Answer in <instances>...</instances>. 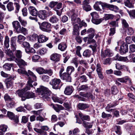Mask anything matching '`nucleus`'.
Instances as JSON below:
<instances>
[{
    "instance_id": "obj_1",
    "label": "nucleus",
    "mask_w": 135,
    "mask_h": 135,
    "mask_svg": "<svg viewBox=\"0 0 135 135\" xmlns=\"http://www.w3.org/2000/svg\"><path fill=\"white\" fill-rule=\"evenodd\" d=\"M37 92L45 100H49L51 98L53 101L55 102H57L61 104H62V99L57 97L56 95L52 94L51 91L47 88L43 86H41L37 89Z\"/></svg>"
},
{
    "instance_id": "obj_2",
    "label": "nucleus",
    "mask_w": 135,
    "mask_h": 135,
    "mask_svg": "<svg viewBox=\"0 0 135 135\" xmlns=\"http://www.w3.org/2000/svg\"><path fill=\"white\" fill-rule=\"evenodd\" d=\"M8 54L9 57H7L6 60L9 61H11L15 60V62L19 65H22L24 66L27 65V62H26L23 60L21 59H18L15 57L13 55L12 52L10 51L9 53Z\"/></svg>"
},
{
    "instance_id": "obj_3",
    "label": "nucleus",
    "mask_w": 135,
    "mask_h": 135,
    "mask_svg": "<svg viewBox=\"0 0 135 135\" xmlns=\"http://www.w3.org/2000/svg\"><path fill=\"white\" fill-rule=\"evenodd\" d=\"M13 27L18 33H25L27 31L26 29L23 27H21L20 23L17 21H14L12 22Z\"/></svg>"
},
{
    "instance_id": "obj_4",
    "label": "nucleus",
    "mask_w": 135,
    "mask_h": 135,
    "mask_svg": "<svg viewBox=\"0 0 135 135\" xmlns=\"http://www.w3.org/2000/svg\"><path fill=\"white\" fill-rule=\"evenodd\" d=\"M27 73L28 76H27L28 77L27 85L30 88H32L33 86L32 83L36 81L37 77L33 72L29 70H28Z\"/></svg>"
},
{
    "instance_id": "obj_5",
    "label": "nucleus",
    "mask_w": 135,
    "mask_h": 135,
    "mask_svg": "<svg viewBox=\"0 0 135 135\" xmlns=\"http://www.w3.org/2000/svg\"><path fill=\"white\" fill-rule=\"evenodd\" d=\"M40 29L43 31L50 32L51 31V24L47 22H44L41 24L40 22H38Z\"/></svg>"
},
{
    "instance_id": "obj_6",
    "label": "nucleus",
    "mask_w": 135,
    "mask_h": 135,
    "mask_svg": "<svg viewBox=\"0 0 135 135\" xmlns=\"http://www.w3.org/2000/svg\"><path fill=\"white\" fill-rule=\"evenodd\" d=\"M51 84L52 85V88L55 89H60L61 86V80L59 79L55 78L52 80Z\"/></svg>"
},
{
    "instance_id": "obj_7",
    "label": "nucleus",
    "mask_w": 135,
    "mask_h": 135,
    "mask_svg": "<svg viewBox=\"0 0 135 135\" xmlns=\"http://www.w3.org/2000/svg\"><path fill=\"white\" fill-rule=\"evenodd\" d=\"M9 38L8 36H6L5 37V39L4 43V51L5 53L6 54L7 56L9 57L8 54L9 53V51L12 52V51L9 49H8V48L9 47Z\"/></svg>"
},
{
    "instance_id": "obj_8",
    "label": "nucleus",
    "mask_w": 135,
    "mask_h": 135,
    "mask_svg": "<svg viewBox=\"0 0 135 135\" xmlns=\"http://www.w3.org/2000/svg\"><path fill=\"white\" fill-rule=\"evenodd\" d=\"M30 88L28 86H27L23 89L22 90H19L16 92V95H17L18 96L21 97V100L23 97H25L24 94H25V92L28 90H30Z\"/></svg>"
},
{
    "instance_id": "obj_9",
    "label": "nucleus",
    "mask_w": 135,
    "mask_h": 135,
    "mask_svg": "<svg viewBox=\"0 0 135 135\" xmlns=\"http://www.w3.org/2000/svg\"><path fill=\"white\" fill-rule=\"evenodd\" d=\"M60 77L62 79L66 82H71V77L70 74L67 73H64L60 75Z\"/></svg>"
},
{
    "instance_id": "obj_10",
    "label": "nucleus",
    "mask_w": 135,
    "mask_h": 135,
    "mask_svg": "<svg viewBox=\"0 0 135 135\" xmlns=\"http://www.w3.org/2000/svg\"><path fill=\"white\" fill-rule=\"evenodd\" d=\"M128 45L125 43H123L120 46L119 49V51L120 53L122 54H125L128 51Z\"/></svg>"
},
{
    "instance_id": "obj_11",
    "label": "nucleus",
    "mask_w": 135,
    "mask_h": 135,
    "mask_svg": "<svg viewBox=\"0 0 135 135\" xmlns=\"http://www.w3.org/2000/svg\"><path fill=\"white\" fill-rule=\"evenodd\" d=\"M105 4V3H103L101 1H97L95 2L93 7L95 10L98 11H101V9L99 7V5H101L103 8L104 9L105 6H103V4Z\"/></svg>"
},
{
    "instance_id": "obj_12",
    "label": "nucleus",
    "mask_w": 135,
    "mask_h": 135,
    "mask_svg": "<svg viewBox=\"0 0 135 135\" xmlns=\"http://www.w3.org/2000/svg\"><path fill=\"white\" fill-rule=\"evenodd\" d=\"M61 55L58 54L54 53L50 56V59L55 62H58L60 61Z\"/></svg>"
},
{
    "instance_id": "obj_13",
    "label": "nucleus",
    "mask_w": 135,
    "mask_h": 135,
    "mask_svg": "<svg viewBox=\"0 0 135 135\" xmlns=\"http://www.w3.org/2000/svg\"><path fill=\"white\" fill-rule=\"evenodd\" d=\"M76 15L75 13H73L71 16L72 23L74 25V26L77 23H80V19L78 18H76Z\"/></svg>"
},
{
    "instance_id": "obj_14",
    "label": "nucleus",
    "mask_w": 135,
    "mask_h": 135,
    "mask_svg": "<svg viewBox=\"0 0 135 135\" xmlns=\"http://www.w3.org/2000/svg\"><path fill=\"white\" fill-rule=\"evenodd\" d=\"M103 6H105V7L109 8L110 10L116 12L118 10V8L116 6L113 5L108 4L106 3L103 4Z\"/></svg>"
},
{
    "instance_id": "obj_15",
    "label": "nucleus",
    "mask_w": 135,
    "mask_h": 135,
    "mask_svg": "<svg viewBox=\"0 0 135 135\" xmlns=\"http://www.w3.org/2000/svg\"><path fill=\"white\" fill-rule=\"evenodd\" d=\"M16 36L12 37L11 38V47L13 51H15L16 49L17 46L16 44Z\"/></svg>"
},
{
    "instance_id": "obj_16",
    "label": "nucleus",
    "mask_w": 135,
    "mask_h": 135,
    "mask_svg": "<svg viewBox=\"0 0 135 135\" xmlns=\"http://www.w3.org/2000/svg\"><path fill=\"white\" fill-rule=\"evenodd\" d=\"M48 39V37L43 35H39L38 37V42L43 43L46 42Z\"/></svg>"
},
{
    "instance_id": "obj_17",
    "label": "nucleus",
    "mask_w": 135,
    "mask_h": 135,
    "mask_svg": "<svg viewBox=\"0 0 135 135\" xmlns=\"http://www.w3.org/2000/svg\"><path fill=\"white\" fill-rule=\"evenodd\" d=\"M28 9L31 15L33 16H36L38 13V11L36 8L32 6L29 7Z\"/></svg>"
},
{
    "instance_id": "obj_18",
    "label": "nucleus",
    "mask_w": 135,
    "mask_h": 135,
    "mask_svg": "<svg viewBox=\"0 0 135 135\" xmlns=\"http://www.w3.org/2000/svg\"><path fill=\"white\" fill-rule=\"evenodd\" d=\"M47 11L45 10H41L39 11L38 17L41 19L44 20L47 17Z\"/></svg>"
},
{
    "instance_id": "obj_19",
    "label": "nucleus",
    "mask_w": 135,
    "mask_h": 135,
    "mask_svg": "<svg viewBox=\"0 0 135 135\" xmlns=\"http://www.w3.org/2000/svg\"><path fill=\"white\" fill-rule=\"evenodd\" d=\"M25 97H23L22 99V101L25 100L26 99H29L33 98L35 97L34 93H27L24 94Z\"/></svg>"
},
{
    "instance_id": "obj_20",
    "label": "nucleus",
    "mask_w": 135,
    "mask_h": 135,
    "mask_svg": "<svg viewBox=\"0 0 135 135\" xmlns=\"http://www.w3.org/2000/svg\"><path fill=\"white\" fill-rule=\"evenodd\" d=\"M72 33L73 35L75 36L79 35V27L78 24H76L74 26Z\"/></svg>"
},
{
    "instance_id": "obj_21",
    "label": "nucleus",
    "mask_w": 135,
    "mask_h": 135,
    "mask_svg": "<svg viewBox=\"0 0 135 135\" xmlns=\"http://www.w3.org/2000/svg\"><path fill=\"white\" fill-rule=\"evenodd\" d=\"M117 80L121 83H126L128 81L129 83L131 82V80L128 76H126L122 78H118Z\"/></svg>"
},
{
    "instance_id": "obj_22",
    "label": "nucleus",
    "mask_w": 135,
    "mask_h": 135,
    "mask_svg": "<svg viewBox=\"0 0 135 135\" xmlns=\"http://www.w3.org/2000/svg\"><path fill=\"white\" fill-rule=\"evenodd\" d=\"M77 107L79 109L83 110L88 108L89 106L88 104L79 103Z\"/></svg>"
},
{
    "instance_id": "obj_23",
    "label": "nucleus",
    "mask_w": 135,
    "mask_h": 135,
    "mask_svg": "<svg viewBox=\"0 0 135 135\" xmlns=\"http://www.w3.org/2000/svg\"><path fill=\"white\" fill-rule=\"evenodd\" d=\"M133 1L132 0H124V3L125 5L129 8L133 7Z\"/></svg>"
},
{
    "instance_id": "obj_24",
    "label": "nucleus",
    "mask_w": 135,
    "mask_h": 135,
    "mask_svg": "<svg viewBox=\"0 0 135 135\" xmlns=\"http://www.w3.org/2000/svg\"><path fill=\"white\" fill-rule=\"evenodd\" d=\"M67 47L66 44L64 42H62L59 44L58 49L62 51L65 50Z\"/></svg>"
},
{
    "instance_id": "obj_25",
    "label": "nucleus",
    "mask_w": 135,
    "mask_h": 135,
    "mask_svg": "<svg viewBox=\"0 0 135 135\" xmlns=\"http://www.w3.org/2000/svg\"><path fill=\"white\" fill-rule=\"evenodd\" d=\"M52 106L53 108L57 112H58L60 110H62L64 109V107L61 105L56 104L55 105H54L53 104H52Z\"/></svg>"
},
{
    "instance_id": "obj_26",
    "label": "nucleus",
    "mask_w": 135,
    "mask_h": 135,
    "mask_svg": "<svg viewBox=\"0 0 135 135\" xmlns=\"http://www.w3.org/2000/svg\"><path fill=\"white\" fill-rule=\"evenodd\" d=\"M87 32L89 34V38L91 39L93 38L95 34L94 30L93 28H90L87 30Z\"/></svg>"
},
{
    "instance_id": "obj_27",
    "label": "nucleus",
    "mask_w": 135,
    "mask_h": 135,
    "mask_svg": "<svg viewBox=\"0 0 135 135\" xmlns=\"http://www.w3.org/2000/svg\"><path fill=\"white\" fill-rule=\"evenodd\" d=\"M73 87L72 86L67 87L65 89L64 93L67 95H70L73 92Z\"/></svg>"
},
{
    "instance_id": "obj_28",
    "label": "nucleus",
    "mask_w": 135,
    "mask_h": 135,
    "mask_svg": "<svg viewBox=\"0 0 135 135\" xmlns=\"http://www.w3.org/2000/svg\"><path fill=\"white\" fill-rule=\"evenodd\" d=\"M79 115L81 119L83 121L84 120H89L90 119V117L88 115H84L82 113H79Z\"/></svg>"
},
{
    "instance_id": "obj_29",
    "label": "nucleus",
    "mask_w": 135,
    "mask_h": 135,
    "mask_svg": "<svg viewBox=\"0 0 135 135\" xmlns=\"http://www.w3.org/2000/svg\"><path fill=\"white\" fill-rule=\"evenodd\" d=\"M13 65L12 63H6L3 65V67L4 69L6 70H10L11 67L13 66Z\"/></svg>"
},
{
    "instance_id": "obj_30",
    "label": "nucleus",
    "mask_w": 135,
    "mask_h": 135,
    "mask_svg": "<svg viewBox=\"0 0 135 135\" xmlns=\"http://www.w3.org/2000/svg\"><path fill=\"white\" fill-rule=\"evenodd\" d=\"M115 67L118 70H121L122 69H127V67L126 65H122L119 63H117L115 65Z\"/></svg>"
},
{
    "instance_id": "obj_31",
    "label": "nucleus",
    "mask_w": 135,
    "mask_h": 135,
    "mask_svg": "<svg viewBox=\"0 0 135 135\" xmlns=\"http://www.w3.org/2000/svg\"><path fill=\"white\" fill-rule=\"evenodd\" d=\"M77 71L79 74L82 75L86 71V69L82 66H80L78 68Z\"/></svg>"
},
{
    "instance_id": "obj_32",
    "label": "nucleus",
    "mask_w": 135,
    "mask_h": 135,
    "mask_svg": "<svg viewBox=\"0 0 135 135\" xmlns=\"http://www.w3.org/2000/svg\"><path fill=\"white\" fill-rule=\"evenodd\" d=\"M13 1L14 2V4L15 5V7H16V11L17 12H18L20 8V6L19 4L20 0H13Z\"/></svg>"
},
{
    "instance_id": "obj_33",
    "label": "nucleus",
    "mask_w": 135,
    "mask_h": 135,
    "mask_svg": "<svg viewBox=\"0 0 135 135\" xmlns=\"http://www.w3.org/2000/svg\"><path fill=\"white\" fill-rule=\"evenodd\" d=\"M18 20L22 26L24 27H25L26 26L27 24L26 21L23 19L20 16L18 17Z\"/></svg>"
},
{
    "instance_id": "obj_34",
    "label": "nucleus",
    "mask_w": 135,
    "mask_h": 135,
    "mask_svg": "<svg viewBox=\"0 0 135 135\" xmlns=\"http://www.w3.org/2000/svg\"><path fill=\"white\" fill-rule=\"evenodd\" d=\"M7 7L9 11H11L14 9L13 3L11 2H10L7 4Z\"/></svg>"
},
{
    "instance_id": "obj_35",
    "label": "nucleus",
    "mask_w": 135,
    "mask_h": 135,
    "mask_svg": "<svg viewBox=\"0 0 135 135\" xmlns=\"http://www.w3.org/2000/svg\"><path fill=\"white\" fill-rule=\"evenodd\" d=\"M114 17V16L111 14H105L103 17L104 19L107 20L109 19H112Z\"/></svg>"
},
{
    "instance_id": "obj_36",
    "label": "nucleus",
    "mask_w": 135,
    "mask_h": 135,
    "mask_svg": "<svg viewBox=\"0 0 135 135\" xmlns=\"http://www.w3.org/2000/svg\"><path fill=\"white\" fill-rule=\"evenodd\" d=\"M79 79L81 83L86 82L88 81L86 76L84 75L80 76L79 77Z\"/></svg>"
},
{
    "instance_id": "obj_37",
    "label": "nucleus",
    "mask_w": 135,
    "mask_h": 135,
    "mask_svg": "<svg viewBox=\"0 0 135 135\" xmlns=\"http://www.w3.org/2000/svg\"><path fill=\"white\" fill-rule=\"evenodd\" d=\"M130 17L132 19H135V10H132L130 11H128Z\"/></svg>"
},
{
    "instance_id": "obj_38",
    "label": "nucleus",
    "mask_w": 135,
    "mask_h": 135,
    "mask_svg": "<svg viewBox=\"0 0 135 135\" xmlns=\"http://www.w3.org/2000/svg\"><path fill=\"white\" fill-rule=\"evenodd\" d=\"M18 42L19 44H21V42L24 41L26 39L24 36L21 35H19L18 36Z\"/></svg>"
},
{
    "instance_id": "obj_39",
    "label": "nucleus",
    "mask_w": 135,
    "mask_h": 135,
    "mask_svg": "<svg viewBox=\"0 0 135 135\" xmlns=\"http://www.w3.org/2000/svg\"><path fill=\"white\" fill-rule=\"evenodd\" d=\"M128 58L130 61L135 62V56L134 54H131L128 56Z\"/></svg>"
},
{
    "instance_id": "obj_40",
    "label": "nucleus",
    "mask_w": 135,
    "mask_h": 135,
    "mask_svg": "<svg viewBox=\"0 0 135 135\" xmlns=\"http://www.w3.org/2000/svg\"><path fill=\"white\" fill-rule=\"evenodd\" d=\"M36 70L39 74H45V70L41 67H39L37 68Z\"/></svg>"
},
{
    "instance_id": "obj_41",
    "label": "nucleus",
    "mask_w": 135,
    "mask_h": 135,
    "mask_svg": "<svg viewBox=\"0 0 135 135\" xmlns=\"http://www.w3.org/2000/svg\"><path fill=\"white\" fill-rule=\"evenodd\" d=\"M91 52L90 50H86L84 52L83 55L86 57H89L91 54Z\"/></svg>"
},
{
    "instance_id": "obj_42",
    "label": "nucleus",
    "mask_w": 135,
    "mask_h": 135,
    "mask_svg": "<svg viewBox=\"0 0 135 135\" xmlns=\"http://www.w3.org/2000/svg\"><path fill=\"white\" fill-rule=\"evenodd\" d=\"M8 128L7 126L4 124H1L0 125V131H1L3 133V132H5L6 131Z\"/></svg>"
},
{
    "instance_id": "obj_43",
    "label": "nucleus",
    "mask_w": 135,
    "mask_h": 135,
    "mask_svg": "<svg viewBox=\"0 0 135 135\" xmlns=\"http://www.w3.org/2000/svg\"><path fill=\"white\" fill-rule=\"evenodd\" d=\"M103 19L102 18L98 19H92V21L93 23L97 25L103 21Z\"/></svg>"
},
{
    "instance_id": "obj_44",
    "label": "nucleus",
    "mask_w": 135,
    "mask_h": 135,
    "mask_svg": "<svg viewBox=\"0 0 135 135\" xmlns=\"http://www.w3.org/2000/svg\"><path fill=\"white\" fill-rule=\"evenodd\" d=\"M111 91L112 93L114 95L116 94L118 92L117 87L116 86H113L112 87Z\"/></svg>"
},
{
    "instance_id": "obj_45",
    "label": "nucleus",
    "mask_w": 135,
    "mask_h": 135,
    "mask_svg": "<svg viewBox=\"0 0 135 135\" xmlns=\"http://www.w3.org/2000/svg\"><path fill=\"white\" fill-rule=\"evenodd\" d=\"M59 19L55 16H53L50 18V21L52 23H55L57 22L58 21Z\"/></svg>"
},
{
    "instance_id": "obj_46",
    "label": "nucleus",
    "mask_w": 135,
    "mask_h": 135,
    "mask_svg": "<svg viewBox=\"0 0 135 135\" xmlns=\"http://www.w3.org/2000/svg\"><path fill=\"white\" fill-rule=\"evenodd\" d=\"M110 51L109 50H106L103 53H102L101 55L103 58L105 57L106 56H110Z\"/></svg>"
},
{
    "instance_id": "obj_47",
    "label": "nucleus",
    "mask_w": 135,
    "mask_h": 135,
    "mask_svg": "<svg viewBox=\"0 0 135 135\" xmlns=\"http://www.w3.org/2000/svg\"><path fill=\"white\" fill-rule=\"evenodd\" d=\"M38 35L36 34H33L30 37V40L32 41H36L37 38L38 39Z\"/></svg>"
},
{
    "instance_id": "obj_48",
    "label": "nucleus",
    "mask_w": 135,
    "mask_h": 135,
    "mask_svg": "<svg viewBox=\"0 0 135 135\" xmlns=\"http://www.w3.org/2000/svg\"><path fill=\"white\" fill-rule=\"evenodd\" d=\"M74 70V68L72 66H68L66 69L67 72H68V73L69 74H71V73L73 72Z\"/></svg>"
},
{
    "instance_id": "obj_49",
    "label": "nucleus",
    "mask_w": 135,
    "mask_h": 135,
    "mask_svg": "<svg viewBox=\"0 0 135 135\" xmlns=\"http://www.w3.org/2000/svg\"><path fill=\"white\" fill-rule=\"evenodd\" d=\"M93 123V122L92 123H91L90 124H88L89 123H86L85 122H84L83 123V125L84 126L86 127V128H90L92 127Z\"/></svg>"
},
{
    "instance_id": "obj_50",
    "label": "nucleus",
    "mask_w": 135,
    "mask_h": 135,
    "mask_svg": "<svg viewBox=\"0 0 135 135\" xmlns=\"http://www.w3.org/2000/svg\"><path fill=\"white\" fill-rule=\"evenodd\" d=\"M127 28V32L129 35H132L134 32V30L131 27H128Z\"/></svg>"
},
{
    "instance_id": "obj_51",
    "label": "nucleus",
    "mask_w": 135,
    "mask_h": 135,
    "mask_svg": "<svg viewBox=\"0 0 135 135\" xmlns=\"http://www.w3.org/2000/svg\"><path fill=\"white\" fill-rule=\"evenodd\" d=\"M57 4L58 2H57L52 1L50 2L48 6L51 8H52Z\"/></svg>"
},
{
    "instance_id": "obj_52",
    "label": "nucleus",
    "mask_w": 135,
    "mask_h": 135,
    "mask_svg": "<svg viewBox=\"0 0 135 135\" xmlns=\"http://www.w3.org/2000/svg\"><path fill=\"white\" fill-rule=\"evenodd\" d=\"M6 84L7 88H12V82L11 81H9L8 79H7Z\"/></svg>"
},
{
    "instance_id": "obj_53",
    "label": "nucleus",
    "mask_w": 135,
    "mask_h": 135,
    "mask_svg": "<svg viewBox=\"0 0 135 135\" xmlns=\"http://www.w3.org/2000/svg\"><path fill=\"white\" fill-rule=\"evenodd\" d=\"M4 98L6 102L11 101L12 99L7 94H5L4 96Z\"/></svg>"
},
{
    "instance_id": "obj_54",
    "label": "nucleus",
    "mask_w": 135,
    "mask_h": 135,
    "mask_svg": "<svg viewBox=\"0 0 135 135\" xmlns=\"http://www.w3.org/2000/svg\"><path fill=\"white\" fill-rule=\"evenodd\" d=\"M25 51L28 53H35V51L33 48H30V47L26 49Z\"/></svg>"
},
{
    "instance_id": "obj_55",
    "label": "nucleus",
    "mask_w": 135,
    "mask_h": 135,
    "mask_svg": "<svg viewBox=\"0 0 135 135\" xmlns=\"http://www.w3.org/2000/svg\"><path fill=\"white\" fill-rule=\"evenodd\" d=\"M49 129V128L47 126H43L41 127V129L44 132H45V134H42V135H46L47 134V132L45 131H47Z\"/></svg>"
},
{
    "instance_id": "obj_56",
    "label": "nucleus",
    "mask_w": 135,
    "mask_h": 135,
    "mask_svg": "<svg viewBox=\"0 0 135 135\" xmlns=\"http://www.w3.org/2000/svg\"><path fill=\"white\" fill-rule=\"evenodd\" d=\"M47 50L45 48H42L38 51V52L41 55H43L46 54L47 52Z\"/></svg>"
},
{
    "instance_id": "obj_57",
    "label": "nucleus",
    "mask_w": 135,
    "mask_h": 135,
    "mask_svg": "<svg viewBox=\"0 0 135 135\" xmlns=\"http://www.w3.org/2000/svg\"><path fill=\"white\" fill-rule=\"evenodd\" d=\"M83 8L84 10L86 11H88L91 10V8L89 5H83Z\"/></svg>"
},
{
    "instance_id": "obj_58",
    "label": "nucleus",
    "mask_w": 135,
    "mask_h": 135,
    "mask_svg": "<svg viewBox=\"0 0 135 135\" xmlns=\"http://www.w3.org/2000/svg\"><path fill=\"white\" fill-rule=\"evenodd\" d=\"M92 17V19H94L98 17V15L97 13L95 12H93L90 13Z\"/></svg>"
},
{
    "instance_id": "obj_59",
    "label": "nucleus",
    "mask_w": 135,
    "mask_h": 135,
    "mask_svg": "<svg viewBox=\"0 0 135 135\" xmlns=\"http://www.w3.org/2000/svg\"><path fill=\"white\" fill-rule=\"evenodd\" d=\"M33 129L35 131L40 134L42 135V134H45V133L42 131L41 129H39L36 128H34Z\"/></svg>"
},
{
    "instance_id": "obj_60",
    "label": "nucleus",
    "mask_w": 135,
    "mask_h": 135,
    "mask_svg": "<svg viewBox=\"0 0 135 135\" xmlns=\"http://www.w3.org/2000/svg\"><path fill=\"white\" fill-rule=\"evenodd\" d=\"M88 86L87 85H81L79 88L80 90H88Z\"/></svg>"
},
{
    "instance_id": "obj_61",
    "label": "nucleus",
    "mask_w": 135,
    "mask_h": 135,
    "mask_svg": "<svg viewBox=\"0 0 135 135\" xmlns=\"http://www.w3.org/2000/svg\"><path fill=\"white\" fill-rule=\"evenodd\" d=\"M84 97L86 98H90L92 99H94V97L93 96L92 94L90 93H85V95L84 96Z\"/></svg>"
},
{
    "instance_id": "obj_62",
    "label": "nucleus",
    "mask_w": 135,
    "mask_h": 135,
    "mask_svg": "<svg viewBox=\"0 0 135 135\" xmlns=\"http://www.w3.org/2000/svg\"><path fill=\"white\" fill-rule=\"evenodd\" d=\"M41 43L38 42H37L34 44L33 46L34 47L35 49H37L41 47L42 46V45L41 44Z\"/></svg>"
},
{
    "instance_id": "obj_63",
    "label": "nucleus",
    "mask_w": 135,
    "mask_h": 135,
    "mask_svg": "<svg viewBox=\"0 0 135 135\" xmlns=\"http://www.w3.org/2000/svg\"><path fill=\"white\" fill-rule=\"evenodd\" d=\"M16 55L17 57L19 58H21L22 57V52L20 50H17L16 51Z\"/></svg>"
},
{
    "instance_id": "obj_64",
    "label": "nucleus",
    "mask_w": 135,
    "mask_h": 135,
    "mask_svg": "<svg viewBox=\"0 0 135 135\" xmlns=\"http://www.w3.org/2000/svg\"><path fill=\"white\" fill-rule=\"evenodd\" d=\"M129 48L130 51L132 52L135 51V45L132 44L129 46Z\"/></svg>"
}]
</instances>
